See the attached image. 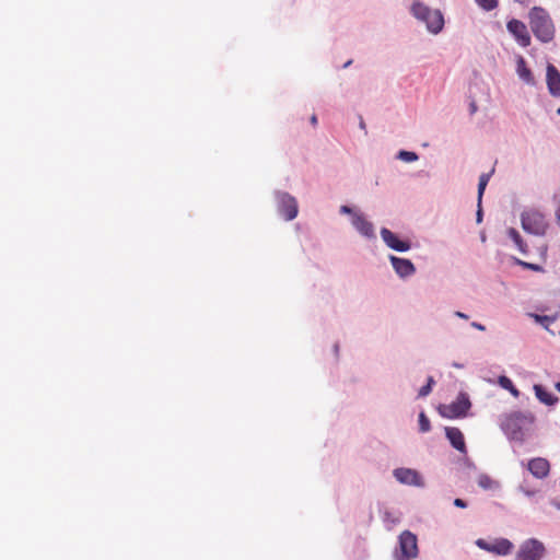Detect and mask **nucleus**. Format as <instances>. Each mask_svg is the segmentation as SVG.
<instances>
[{"label":"nucleus","instance_id":"f257e3e1","mask_svg":"<svg viewBox=\"0 0 560 560\" xmlns=\"http://www.w3.org/2000/svg\"><path fill=\"white\" fill-rule=\"evenodd\" d=\"M534 421L535 417L532 413L514 411L502 417L500 427L510 440L523 442L526 431Z\"/></svg>","mask_w":560,"mask_h":560},{"label":"nucleus","instance_id":"f03ea898","mask_svg":"<svg viewBox=\"0 0 560 560\" xmlns=\"http://www.w3.org/2000/svg\"><path fill=\"white\" fill-rule=\"evenodd\" d=\"M530 28L542 43H549L555 37V25L549 13L540 8L534 7L528 14Z\"/></svg>","mask_w":560,"mask_h":560},{"label":"nucleus","instance_id":"7ed1b4c3","mask_svg":"<svg viewBox=\"0 0 560 560\" xmlns=\"http://www.w3.org/2000/svg\"><path fill=\"white\" fill-rule=\"evenodd\" d=\"M411 12L416 19L425 23L427 28L438 34L444 26V18L440 10H432L421 2H415L411 7Z\"/></svg>","mask_w":560,"mask_h":560},{"label":"nucleus","instance_id":"20e7f679","mask_svg":"<svg viewBox=\"0 0 560 560\" xmlns=\"http://www.w3.org/2000/svg\"><path fill=\"white\" fill-rule=\"evenodd\" d=\"M522 228L528 233L541 235L545 233L547 224L542 214L529 211L522 214Z\"/></svg>","mask_w":560,"mask_h":560},{"label":"nucleus","instance_id":"39448f33","mask_svg":"<svg viewBox=\"0 0 560 560\" xmlns=\"http://www.w3.org/2000/svg\"><path fill=\"white\" fill-rule=\"evenodd\" d=\"M545 556V546L535 538L523 542L517 553L518 560H539Z\"/></svg>","mask_w":560,"mask_h":560},{"label":"nucleus","instance_id":"423d86ee","mask_svg":"<svg viewBox=\"0 0 560 560\" xmlns=\"http://www.w3.org/2000/svg\"><path fill=\"white\" fill-rule=\"evenodd\" d=\"M278 211L287 220L291 221L298 215V202L288 192H278Z\"/></svg>","mask_w":560,"mask_h":560},{"label":"nucleus","instance_id":"0eeeda50","mask_svg":"<svg viewBox=\"0 0 560 560\" xmlns=\"http://www.w3.org/2000/svg\"><path fill=\"white\" fill-rule=\"evenodd\" d=\"M469 408L470 401L468 397L464 394H460L455 401L444 406L441 413L446 418H458L465 416Z\"/></svg>","mask_w":560,"mask_h":560},{"label":"nucleus","instance_id":"6e6552de","mask_svg":"<svg viewBox=\"0 0 560 560\" xmlns=\"http://www.w3.org/2000/svg\"><path fill=\"white\" fill-rule=\"evenodd\" d=\"M399 546L402 557L413 559L418 556L417 536L409 530H405L399 536Z\"/></svg>","mask_w":560,"mask_h":560},{"label":"nucleus","instance_id":"1a4fd4ad","mask_svg":"<svg viewBox=\"0 0 560 560\" xmlns=\"http://www.w3.org/2000/svg\"><path fill=\"white\" fill-rule=\"evenodd\" d=\"M477 545L485 550H488L498 556H506L513 548V545L510 540L505 538L495 539L493 541H486L483 539H478Z\"/></svg>","mask_w":560,"mask_h":560},{"label":"nucleus","instance_id":"9d476101","mask_svg":"<svg viewBox=\"0 0 560 560\" xmlns=\"http://www.w3.org/2000/svg\"><path fill=\"white\" fill-rule=\"evenodd\" d=\"M506 27L521 46L527 47L530 45V35L522 21L512 19L508 22Z\"/></svg>","mask_w":560,"mask_h":560},{"label":"nucleus","instance_id":"9b49d317","mask_svg":"<svg viewBox=\"0 0 560 560\" xmlns=\"http://www.w3.org/2000/svg\"><path fill=\"white\" fill-rule=\"evenodd\" d=\"M394 477L400 482L409 486H423V480L420 474L410 468H397L394 470Z\"/></svg>","mask_w":560,"mask_h":560},{"label":"nucleus","instance_id":"f8f14e48","mask_svg":"<svg viewBox=\"0 0 560 560\" xmlns=\"http://www.w3.org/2000/svg\"><path fill=\"white\" fill-rule=\"evenodd\" d=\"M546 82L549 93L555 96H560V72L552 65L548 63L546 69Z\"/></svg>","mask_w":560,"mask_h":560},{"label":"nucleus","instance_id":"ddd939ff","mask_svg":"<svg viewBox=\"0 0 560 560\" xmlns=\"http://www.w3.org/2000/svg\"><path fill=\"white\" fill-rule=\"evenodd\" d=\"M381 236L385 244L394 250L407 252L410 248V244L408 242L399 240L396 234L386 228L381 230Z\"/></svg>","mask_w":560,"mask_h":560},{"label":"nucleus","instance_id":"4468645a","mask_svg":"<svg viewBox=\"0 0 560 560\" xmlns=\"http://www.w3.org/2000/svg\"><path fill=\"white\" fill-rule=\"evenodd\" d=\"M527 468L534 477L544 479L549 475L550 464L546 458L535 457L528 462Z\"/></svg>","mask_w":560,"mask_h":560},{"label":"nucleus","instance_id":"2eb2a0df","mask_svg":"<svg viewBox=\"0 0 560 560\" xmlns=\"http://www.w3.org/2000/svg\"><path fill=\"white\" fill-rule=\"evenodd\" d=\"M445 434L454 448L463 454L467 453L464 434L458 428L446 427Z\"/></svg>","mask_w":560,"mask_h":560},{"label":"nucleus","instance_id":"dca6fc26","mask_svg":"<svg viewBox=\"0 0 560 560\" xmlns=\"http://www.w3.org/2000/svg\"><path fill=\"white\" fill-rule=\"evenodd\" d=\"M390 262L400 277L411 276L416 271L413 264L409 259L390 256Z\"/></svg>","mask_w":560,"mask_h":560},{"label":"nucleus","instance_id":"f3484780","mask_svg":"<svg viewBox=\"0 0 560 560\" xmlns=\"http://www.w3.org/2000/svg\"><path fill=\"white\" fill-rule=\"evenodd\" d=\"M352 225L366 237H374V228L373 224L368 221L362 214L353 213L352 217Z\"/></svg>","mask_w":560,"mask_h":560},{"label":"nucleus","instance_id":"a211bd4d","mask_svg":"<svg viewBox=\"0 0 560 560\" xmlns=\"http://www.w3.org/2000/svg\"><path fill=\"white\" fill-rule=\"evenodd\" d=\"M516 72L522 81H524L528 85H535V78L527 67L525 59L522 56L517 57L516 60Z\"/></svg>","mask_w":560,"mask_h":560},{"label":"nucleus","instance_id":"6ab92c4d","mask_svg":"<svg viewBox=\"0 0 560 560\" xmlns=\"http://www.w3.org/2000/svg\"><path fill=\"white\" fill-rule=\"evenodd\" d=\"M536 397L545 405L552 406L558 401V397H556L552 393L545 389L541 385L534 386Z\"/></svg>","mask_w":560,"mask_h":560},{"label":"nucleus","instance_id":"aec40b11","mask_svg":"<svg viewBox=\"0 0 560 560\" xmlns=\"http://www.w3.org/2000/svg\"><path fill=\"white\" fill-rule=\"evenodd\" d=\"M508 235L514 242V244L516 245V247L518 248V250L521 253H523V254L527 253V246H526L525 242L523 241L522 236L514 228H510L508 230Z\"/></svg>","mask_w":560,"mask_h":560},{"label":"nucleus","instance_id":"412c9836","mask_svg":"<svg viewBox=\"0 0 560 560\" xmlns=\"http://www.w3.org/2000/svg\"><path fill=\"white\" fill-rule=\"evenodd\" d=\"M493 173V170L490 173H483L479 177V184H478V202H481L482 195L485 192V189L488 185V182L491 177V174Z\"/></svg>","mask_w":560,"mask_h":560},{"label":"nucleus","instance_id":"4be33fe9","mask_svg":"<svg viewBox=\"0 0 560 560\" xmlns=\"http://www.w3.org/2000/svg\"><path fill=\"white\" fill-rule=\"evenodd\" d=\"M499 384L506 390H509L514 397H518L520 392L514 386L513 382L508 376H500Z\"/></svg>","mask_w":560,"mask_h":560},{"label":"nucleus","instance_id":"5701e85b","mask_svg":"<svg viewBox=\"0 0 560 560\" xmlns=\"http://www.w3.org/2000/svg\"><path fill=\"white\" fill-rule=\"evenodd\" d=\"M398 159H400L404 162L410 163L417 161L418 155L415 152L401 150L398 153Z\"/></svg>","mask_w":560,"mask_h":560},{"label":"nucleus","instance_id":"b1692460","mask_svg":"<svg viewBox=\"0 0 560 560\" xmlns=\"http://www.w3.org/2000/svg\"><path fill=\"white\" fill-rule=\"evenodd\" d=\"M419 429L423 433L430 431L431 429L430 420L424 412H420L419 415Z\"/></svg>","mask_w":560,"mask_h":560},{"label":"nucleus","instance_id":"393cba45","mask_svg":"<svg viewBox=\"0 0 560 560\" xmlns=\"http://www.w3.org/2000/svg\"><path fill=\"white\" fill-rule=\"evenodd\" d=\"M476 2L486 11L493 10L498 5V0H476Z\"/></svg>","mask_w":560,"mask_h":560},{"label":"nucleus","instance_id":"a878e982","mask_svg":"<svg viewBox=\"0 0 560 560\" xmlns=\"http://www.w3.org/2000/svg\"><path fill=\"white\" fill-rule=\"evenodd\" d=\"M536 322L541 324L546 329L549 328V326L555 322V317L550 316H542V315H534Z\"/></svg>","mask_w":560,"mask_h":560},{"label":"nucleus","instance_id":"bb28decb","mask_svg":"<svg viewBox=\"0 0 560 560\" xmlns=\"http://www.w3.org/2000/svg\"><path fill=\"white\" fill-rule=\"evenodd\" d=\"M516 264H518L520 266L526 268V269H530V270H534V271H537V272H541L544 271L542 267L540 265H536V264H532V262H526V261H523V260H520V259H516Z\"/></svg>","mask_w":560,"mask_h":560},{"label":"nucleus","instance_id":"cd10ccee","mask_svg":"<svg viewBox=\"0 0 560 560\" xmlns=\"http://www.w3.org/2000/svg\"><path fill=\"white\" fill-rule=\"evenodd\" d=\"M492 479L487 475H481L478 478V485L483 489H490L492 487Z\"/></svg>","mask_w":560,"mask_h":560},{"label":"nucleus","instance_id":"c85d7f7f","mask_svg":"<svg viewBox=\"0 0 560 560\" xmlns=\"http://www.w3.org/2000/svg\"><path fill=\"white\" fill-rule=\"evenodd\" d=\"M431 390L432 388L430 387V384H427L419 389L418 396L425 397L431 393Z\"/></svg>","mask_w":560,"mask_h":560},{"label":"nucleus","instance_id":"c756f323","mask_svg":"<svg viewBox=\"0 0 560 560\" xmlns=\"http://www.w3.org/2000/svg\"><path fill=\"white\" fill-rule=\"evenodd\" d=\"M454 505L457 506V508H466V502L462 499H455L454 500Z\"/></svg>","mask_w":560,"mask_h":560},{"label":"nucleus","instance_id":"7c9ffc66","mask_svg":"<svg viewBox=\"0 0 560 560\" xmlns=\"http://www.w3.org/2000/svg\"><path fill=\"white\" fill-rule=\"evenodd\" d=\"M340 212L341 213H347V214H351L352 213V209L348 206H341L340 207Z\"/></svg>","mask_w":560,"mask_h":560},{"label":"nucleus","instance_id":"2f4dec72","mask_svg":"<svg viewBox=\"0 0 560 560\" xmlns=\"http://www.w3.org/2000/svg\"><path fill=\"white\" fill-rule=\"evenodd\" d=\"M471 326L481 331H483L486 329V327L483 325L476 323V322L471 323Z\"/></svg>","mask_w":560,"mask_h":560},{"label":"nucleus","instance_id":"473e14b6","mask_svg":"<svg viewBox=\"0 0 560 560\" xmlns=\"http://www.w3.org/2000/svg\"><path fill=\"white\" fill-rule=\"evenodd\" d=\"M455 315L457 317H459V318H463V319H467L468 318V316L466 314L462 313V312H456Z\"/></svg>","mask_w":560,"mask_h":560},{"label":"nucleus","instance_id":"72a5a7b5","mask_svg":"<svg viewBox=\"0 0 560 560\" xmlns=\"http://www.w3.org/2000/svg\"><path fill=\"white\" fill-rule=\"evenodd\" d=\"M311 124H312L313 126H316V125H317V117H316V115H313V116L311 117Z\"/></svg>","mask_w":560,"mask_h":560},{"label":"nucleus","instance_id":"f704fd0d","mask_svg":"<svg viewBox=\"0 0 560 560\" xmlns=\"http://www.w3.org/2000/svg\"><path fill=\"white\" fill-rule=\"evenodd\" d=\"M360 128L365 129V122L362 117H360Z\"/></svg>","mask_w":560,"mask_h":560},{"label":"nucleus","instance_id":"c9c22d12","mask_svg":"<svg viewBox=\"0 0 560 560\" xmlns=\"http://www.w3.org/2000/svg\"><path fill=\"white\" fill-rule=\"evenodd\" d=\"M470 110H471V113H475L477 110V106L475 103L470 104Z\"/></svg>","mask_w":560,"mask_h":560},{"label":"nucleus","instance_id":"e433bc0d","mask_svg":"<svg viewBox=\"0 0 560 560\" xmlns=\"http://www.w3.org/2000/svg\"><path fill=\"white\" fill-rule=\"evenodd\" d=\"M427 384H430V387L432 388V385L434 384V380H433V377H431V376H430V377L428 378V383H427Z\"/></svg>","mask_w":560,"mask_h":560},{"label":"nucleus","instance_id":"4c0bfd02","mask_svg":"<svg viewBox=\"0 0 560 560\" xmlns=\"http://www.w3.org/2000/svg\"><path fill=\"white\" fill-rule=\"evenodd\" d=\"M524 493L526 495H534L535 494V491H532V490H524Z\"/></svg>","mask_w":560,"mask_h":560},{"label":"nucleus","instance_id":"58836bf2","mask_svg":"<svg viewBox=\"0 0 560 560\" xmlns=\"http://www.w3.org/2000/svg\"><path fill=\"white\" fill-rule=\"evenodd\" d=\"M477 221L480 222L481 221V210L479 209L478 212H477Z\"/></svg>","mask_w":560,"mask_h":560},{"label":"nucleus","instance_id":"ea45409f","mask_svg":"<svg viewBox=\"0 0 560 560\" xmlns=\"http://www.w3.org/2000/svg\"><path fill=\"white\" fill-rule=\"evenodd\" d=\"M556 388L560 392V382L556 384Z\"/></svg>","mask_w":560,"mask_h":560},{"label":"nucleus","instance_id":"a19ab883","mask_svg":"<svg viewBox=\"0 0 560 560\" xmlns=\"http://www.w3.org/2000/svg\"><path fill=\"white\" fill-rule=\"evenodd\" d=\"M560 510V503H553Z\"/></svg>","mask_w":560,"mask_h":560},{"label":"nucleus","instance_id":"79ce46f5","mask_svg":"<svg viewBox=\"0 0 560 560\" xmlns=\"http://www.w3.org/2000/svg\"><path fill=\"white\" fill-rule=\"evenodd\" d=\"M351 61H348L347 63H345V67H348L350 66Z\"/></svg>","mask_w":560,"mask_h":560},{"label":"nucleus","instance_id":"37998d69","mask_svg":"<svg viewBox=\"0 0 560 560\" xmlns=\"http://www.w3.org/2000/svg\"><path fill=\"white\" fill-rule=\"evenodd\" d=\"M557 113L560 115V107L557 109Z\"/></svg>","mask_w":560,"mask_h":560}]
</instances>
